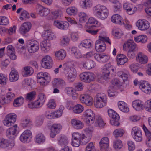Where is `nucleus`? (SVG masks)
Segmentation results:
<instances>
[{
  "label": "nucleus",
  "mask_w": 151,
  "mask_h": 151,
  "mask_svg": "<svg viewBox=\"0 0 151 151\" xmlns=\"http://www.w3.org/2000/svg\"><path fill=\"white\" fill-rule=\"evenodd\" d=\"M42 37L46 40H52L56 37L54 33L50 30H44L42 34Z\"/></svg>",
  "instance_id": "nucleus-23"
},
{
  "label": "nucleus",
  "mask_w": 151,
  "mask_h": 151,
  "mask_svg": "<svg viewBox=\"0 0 151 151\" xmlns=\"http://www.w3.org/2000/svg\"><path fill=\"white\" fill-rule=\"evenodd\" d=\"M46 98V96L45 94L42 93H40L38 95L37 100L35 101V104L36 106H39V107H41L44 104Z\"/></svg>",
  "instance_id": "nucleus-29"
},
{
  "label": "nucleus",
  "mask_w": 151,
  "mask_h": 151,
  "mask_svg": "<svg viewBox=\"0 0 151 151\" xmlns=\"http://www.w3.org/2000/svg\"><path fill=\"white\" fill-rule=\"evenodd\" d=\"M92 5V3L91 0H82L81 2V6L84 9L89 7Z\"/></svg>",
  "instance_id": "nucleus-54"
},
{
  "label": "nucleus",
  "mask_w": 151,
  "mask_h": 151,
  "mask_svg": "<svg viewBox=\"0 0 151 151\" xmlns=\"http://www.w3.org/2000/svg\"><path fill=\"white\" fill-rule=\"evenodd\" d=\"M36 95V93L35 91L29 92L25 94V99L27 101H32L35 99Z\"/></svg>",
  "instance_id": "nucleus-51"
},
{
  "label": "nucleus",
  "mask_w": 151,
  "mask_h": 151,
  "mask_svg": "<svg viewBox=\"0 0 151 151\" xmlns=\"http://www.w3.org/2000/svg\"><path fill=\"white\" fill-rule=\"evenodd\" d=\"M9 145V142L8 140L4 138L0 139V147L5 148L7 147Z\"/></svg>",
  "instance_id": "nucleus-63"
},
{
  "label": "nucleus",
  "mask_w": 151,
  "mask_h": 151,
  "mask_svg": "<svg viewBox=\"0 0 151 151\" xmlns=\"http://www.w3.org/2000/svg\"><path fill=\"white\" fill-rule=\"evenodd\" d=\"M52 84L54 86H60L65 85L66 83L65 81L60 78L55 79L53 81Z\"/></svg>",
  "instance_id": "nucleus-56"
},
{
  "label": "nucleus",
  "mask_w": 151,
  "mask_h": 151,
  "mask_svg": "<svg viewBox=\"0 0 151 151\" xmlns=\"http://www.w3.org/2000/svg\"><path fill=\"white\" fill-rule=\"evenodd\" d=\"M136 60L140 64H145L148 61L147 56L142 52H138L136 57Z\"/></svg>",
  "instance_id": "nucleus-21"
},
{
  "label": "nucleus",
  "mask_w": 151,
  "mask_h": 151,
  "mask_svg": "<svg viewBox=\"0 0 151 151\" xmlns=\"http://www.w3.org/2000/svg\"><path fill=\"white\" fill-rule=\"evenodd\" d=\"M70 41L69 38L67 36L62 37L60 42V44L62 45H66L69 44Z\"/></svg>",
  "instance_id": "nucleus-61"
},
{
  "label": "nucleus",
  "mask_w": 151,
  "mask_h": 151,
  "mask_svg": "<svg viewBox=\"0 0 151 151\" xmlns=\"http://www.w3.org/2000/svg\"><path fill=\"white\" fill-rule=\"evenodd\" d=\"M29 17V14L28 12L25 10H23L21 13L20 18V20H22L26 19Z\"/></svg>",
  "instance_id": "nucleus-62"
},
{
  "label": "nucleus",
  "mask_w": 151,
  "mask_h": 151,
  "mask_svg": "<svg viewBox=\"0 0 151 151\" xmlns=\"http://www.w3.org/2000/svg\"><path fill=\"white\" fill-rule=\"evenodd\" d=\"M71 50L76 58H79L82 57V55L77 47H72L71 49Z\"/></svg>",
  "instance_id": "nucleus-52"
},
{
  "label": "nucleus",
  "mask_w": 151,
  "mask_h": 151,
  "mask_svg": "<svg viewBox=\"0 0 151 151\" xmlns=\"http://www.w3.org/2000/svg\"><path fill=\"white\" fill-rule=\"evenodd\" d=\"M84 110V107L80 104L76 105L73 108V112L76 114H79L82 113Z\"/></svg>",
  "instance_id": "nucleus-47"
},
{
  "label": "nucleus",
  "mask_w": 151,
  "mask_h": 151,
  "mask_svg": "<svg viewBox=\"0 0 151 151\" xmlns=\"http://www.w3.org/2000/svg\"><path fill=\"white\" fill-rule=\"evenodd\" d=\"M62 126L59 124H54L51 127V132L50 136L52 138H54L61 129Z\"/></svg>",
  "instance_id": "nucleus-19"
},
{
  "label": "nucleus",
  "mask_w": 151,
  "mask_h": 151,
  "mask_svg": "<svg viewBox=\"0 0 151 151\" xmlns=\"http://www.w3.org/2000/svg\"><path fill=\"white\" fill-rule=\"evenodd\" d=\"M132 106L137 111L143 109L144 107L142 102L139 100H136L133 101Z\"/></svg>",
  "instance_id": "nucleus-34"
},
{
  "label": "nucleus",
  "mask_w": 151,
  "mask_h": 151,
  "mask_svg": "<svg viewBox=\"0 0 151 151\" xmlns=\"http://www.w3.org/2000/svg\"><path fill=\"white\" fill-rule=\"evenodd\" d=\"M78 12V10L76 7L72 6L68 7L66 9L67 14L69 15H76Z\"/></svg>",
  "instance_id": "nucleus-46"
},
{
  "label": "nucleus",
  "mask_w": 151,
  "mask_h": 151,
  "mask_svg": "<svg viewBox=\"0 0 151 151\" xmlns=\"http://www.w3.org/2000/svg\"><path fill=\"white\" fill-rule=\"evenodd\" d=\"M111 20L113 23L120 25L124 24V20L122 17L118 14L113 15L111 18Z\"/></svg>",
  "instance_id": "nucleus-30"
},
{
  "label": "nucleus",
  "mask_w": 151,
  "mask_h": 151,
  "mask_svg": "<svg viewBox=\"0 0 151 151\" xmlns=\"http://www.w3.org/2000/svg\"><path fill=\"white\" fill-rule=\"evenodd\" d=\"M71 126L75 129L80 130L82 129L84 127V123L77 118L72 119L70 121Z\"/></svg>",
  "instance_id": "nucleus-18"
},
{
  "label": "nucleus",
  "mask_w": 151,
  "mask_h": 151,
  "mask_svg": "<svg viewBox=\"0 0 151 151\" xmlns=\"http://www.w3.org/2000/svg\"><path fill=\"white\" fill-rule=\"evenodd\" d=\"M32 124V121L28 119H23L21 122L22 126L23 127H29Z\"/></svg>",
  "instance_id": "nucleus-60"
},
{
  "label": "nucleus",
  "mask_w": 151,
  "mask_h": 151,
  "mask_svg": "<svg viewBox=\"0 0 151 151\" xmlns=\"http://www.w3.org/2000/svg\"><path fill=\"white\" fill-rule=\"evenodd\" d=\"M78 132H74L73 134L72 138V145L75 147H78L81 144L80 141V135Z\"/></svg>",
  "instance_id": "nucleus-25"
},
{
  "label": "nucleus",
  "mask_w": 151,
  "mask_h": 151,
  "mask_svg": "<svg viewBox=\"0 0 151 151\" xmlns=\"http://www.w3.org/2000/svg\"><path fill=\"white\" fill-rule=\"evenodd\" d=\"M54 24L57 28L63 30L67 29L69 26V23L66 21L56 20L54 22Z\"/></svg>",
  "instance_id": "nucleus-22"
},
{
  "label": "nucleus",
  "mask_w": 151,
  "mask_h": 151,
  "mask_svg": "<svg viewBox=\"0 0 151 151\" xmlns=\"http://www.w3.org/2000/svg\"><path fill=\"white\" fill-rule=\"evenodd\" d=\"M50 12V10L48 8L40 6L39 8L38 13L41 16L45 17L47 16Z\"/></svg>",
  "instance_id": "nucleus-38"
},
{
  "label": "nucleus",
  "mask_w": 151,
  "mask_h": 151,
  "mask_svg": "<svg viewBox=\"0 0 151 151\" xmlns=\"http://www.w3.org/2000/svg\"><path fill=\"white\" fill-rule=\"evenodd\" d=\"M133 138L137 142H140L142 139V135L141 130L137 126L133 127L131 132Z\"/></svg>",
  "instance_id": "nucleus-9"
},
{
  "label": "nucleus",
  "mask_w": 151,
  "mask_h": 151,
  "mask_svg": "<svg viewBox=\"0 0 151 151\" xmlns=\"http://www.w3.org/2000/svg\"><path fill=\"white\" fill-rule=\"evenodd\" d=\"M98 21L93 17L90 18L86 23V27L87 28L88 27H94L97 26Z\"/></svg>",
  "instance_id": "nucleus-43"
},
{
  "label": "nucleus",
  "mask_w": 151,
  "mask_h": 151,
  "mask_svg": "<svg viewBox=\"0 0 151 151\" xmlns=\"http://www.w3.org/2000/svg\"><path fill=\"white\" fill-rule=\"evenodd\" d=\"M79 20L81 23H84L86 22L88 17L87 14L83 12H81L78 14Z\"/></svg>",
  "instance_id": "nucleus-53"
},
{
  "label": "nucleus",
  "mask_w": 151,
  "mask_h": 151,
  "mask_svg": "<svg viewBox=\"0 0 151 151\" xmlns=\"http://www.w3.org/2000/svg\"><path fill=\"white\" fill-rule=\"evenodd\" d=\"M80 100L82 103L85 104L87 106H91L93 104L92 98L88 95H81L80 96Z\"/></svg>",
  "instance_id": "nucleus-17"
},
{
  "label": "nucleus",
  "mask_w": 151,
  "mask_h": 151,
  "mask_svg": "<svg viewBox=\"0 0 151 151\" xmlns=\"http://www.w3.org/2000/svg\"><path fill=\"white\" fill-rule=\"evenodd\" d=\"M108 43L110 45L111 44V42L109 37L105 36H99V39L96 41L95 48L98 52H104L106 49V44L105 42Z\"/></svg>",
  "instance_id": "nucleus-2"
},
{
  "label": "nucleus",
  "mask_w": 151,
  "mask_h": 151,
  "mask_svg": "<svg viewBox=\"0 0 151 151\" xmlns=\"http://www.w3.org/2000/svg\"><path fill=\"white\" fill-rule=\"evenodd\" d=\"M108 113L109 116L112 119L110 121L111 124L114 126H119V124L118 122L119 116L118 114L111 109H109Z\"/></svg>",
  "instance_id": "nucleus-10"
},
{
  "label": "nucleus",
  "mask_w": 151,
  "mask_h": 151,
  "mask_svg": "<svg viewBox=\"0 0 151 151\" xmlns=\"http://www.w3.org/2000/svg\"><path fill=\"white\" fill-rule=\"evenodd\" d=\"M140 89L145 93L149 94L151 93V85L145 81H141L138 83Z\"/></svg>",
  "instance_id": "nucleus-15"
},
{
  "label": "nucleus",
  "mask_w": 151,
  "mask_h": 151,
  "mask_svg": "<svg viewBox=\"0 0 151 151\" xmlns=\"http://www.w3.org/2000/svg\"><path fill=\"white\" fill-rule=\"evenodd\" d=\"M124 130L122 129L119 128L115 129L113 132V135L116 138L122 137L124 133Z\"/></svg>",
  "instance_id": "nucleus-50"
},
{
  "label": "nucleus",
  "mask_w": 151,
  "mask_h": 151,
  "mask_svg": "<svg viewBox=\"0 0 151 151\" xmlns=\"http://www.w3.org/2000/svg\"><path fill=\"white\" fill-rule=\"evenodd\" d=\"M42 65L45 68H51L53 64V60L51 57L49 55H46L42 60Z\"/></svg>",
  "instance_id": "nucleus-16"
},
{
  "label": "nucleus",
  "mask_w": 151,
  "mask_h": 151,
  "mask_svg": "<svg viewBox=\"0 0 151 151\" xmlns=\"http://www.w3.org/2000/svg\"><path fill=\"white\" fill-rule=\"evenodd\" d=\"M92 42L90 40L86 39L84 40L79 45V48L84 47L87 48H90L92 45Z\"/></svg>",
  "instance_id": "nucleus-44"
},
{
  "label": "nucleus",
  "mask_w": 151,
  "mask_h": 151,
  "mask_svg": "<svg viewBox=\"0 0 151 151\" xmlns=\"http://www.w3.org/2000/svg\"><path fill=\"white\" fill-rule=\"evenodd\" d=\"M16 115L14 113H10L6 116L3 121L4 125L7 127L12 125L16 121Z\"/></svg>",
  "instance_id": "nucleus-12"
},
{
  "label": "nucleus",
  "mask_w": 151,
  "mask_h": 151,
  "mask_svg": "<svg viewBox=\"0 0 151 151\" xmlns=\"http://www.w3.org/2000/svg\"><path fill=\"white\" fill-rule=\"evenodd\" d=\"M118 76L121 77L123 81H127L128 78V75L127 74L122 71H119L117 72Z\"/></svg>",
  "instance_id": "nucleus-57"
},
{
  "label": "nucleus",
  "mask_w": 151,
  "mask_h": 151,
  "mask_svg": "<svg viewBox=\"0 0 151 151\" xmlns=\"http://www.w3.org/2000/svg\"><path fill=\"white\" fill-rule=\"evenodd\" d=\"M45 140V136L41 133H39L36 135L35 139V142L38 144H41L44 142Z\"/></svg>",
  "instance_id": "nucleus-42"
},
{
  "label": "nucleus",
  "mask_w": 151,
  "mask_h": 151,
  "mask_svg": "<svg viewBox=\"0 0 151 151\" xmlns=\"http://www.w3.org/2000/svg\"><path fill=\"white\" fill-rule=\"evenodd\" d=\"M27 47L30 53H34L39 49V44L36 40H29L27 42Z\"/></svg>",
  "instance_id": "nucleus-8"
},
{
  "label": "nucleus",
  "mask_w": 151,
  "mask_h": 151,
  "mask_svg": "<svg viewBox=\"0 0 151 151\" xmlns=\"http://www.w3.org/2000/svg\"><path fill=\"white\" fill-rule=\"evenodd\" d=\"M9 22L8 18L6 16H0V25L6 26L9 24Z\"/></svg>",
  "instance_id": "nucleus-58"
},
{
  "label": "nucleus",
  "mask_w": 151,
  "mask_h": 151,
  "mask_svg": "<svg viewBox=\"0 0 151 151\" xmlns=\"http://www.w3.org/2000/svg\"><path fill=\"white\" fill-rule=\"evenodd\" d=\"M32 137L31 131L26 130L21 134L19 137L20 140L24 143L29 142Z\"/></svg>",
  "instance_id": "nucleus-14"
},
{
  "label": "nucleus",
  "mask_w": 151,
  "mask_h": 151,
  "mask_svg": "<svg viewBox=\"0 0 151 151\" xmlns=\"http://www.w3.org/2000/svg\"><path fill=\"white\" fill-rule=\"evenodd\" d=\"M50 80L49 74L47 72L39 73L37 75V81L41 85L46 84Z\"/></svg>",
  "instance_id": "nucleus-6"
},
{
  "label": "nucleus",
  "mask_w": 151,
  "mask_h": 151,
  "mask_svg": "<svg viewBox=\"0 0 151 151\" xmlns=\"http://www.w3.org/2000/svg\"><path fill=\"white\" fill-rule=\"evenodd\" d=\"M123 6L124 9L129 14H134L137 9L136 8H133L132 4L127 2L124 3Z\"/></svg>",
  "instance_id": "nucleus-26"
},
{
  "label": "nucleus",
  "mask_w": 151,
  "mask_h": 151,
  "mask_svg": "<svg viewBox=\"0 0 151 151\" xmlns=\"http://www.w3.org/2000/svg\"><path fill=\"white\" fill-rule=\"evenodd\" d=\"M82 65L83 68L88 70L91 69L96 65L94 62L91 60L84 62L82 63Z\"/></svg>",
  "instance_id": "nucleus-40"
},
{
  "label": "nucleus",
  "mask_w": 151,
  "mask_h": 151,
  "mask_svg": "<svg viewBox=\"0 0 151 151\" xmlns=\"http://www.w3.org/2000/svg\"><path fill=\"white\" fill-rule=\"evenodd\" d=\"M79 76L81 81L88 83L94 81L96 78L95 75L90 72H83L80 74Z\"/></svg>",
  "instance_id": "nucleus-7"
},
{
  "label": "nucleus",
  "mask_w": 151,
  "mask_h": 151,
  "mask_svg": "<svg viewBox=\"0 0 151 151\" xmlns=\"http://www.w3.org/2000/svg\"><path fill=\"white\" fill-rule=\"evenodd\" d=\"M68 63H66L63 66L65 70L68 72L65 75V78L66 81L69 83H72L75 80L77 76V72L76 69L73 68H70L68 66Z\"/></svg>",
  "instance_id": "nucleus-3"
},
{
  "label": "nucleus",
  "mask_w": 151,
  "mask_h": 151,
  "mask_svg": "<svg viewBox=\"0 0 151 151\" xmlns=\"http://www.w3.org/2000/svg\"><path fill=\"white\" fill-rule=\"evenodd\" d=\"M58 145L62 146H65L67 145L68 141L66 136H63L60 137L58 139Z\"/></svg>",
  "instance_id": "nucleus-48"
},
{
  "label": "nucleus",
  "mask_w": 151,
  "mask_h": 151,
  "mask_svg": "<svg viewBox=\"0 0 151 151\" xmlns=\"http://www.w3.org/2000/svg\"><path fill=\"white\" fill-rule=\"evenodd\" d=\"M80 135V141L81 144L83 145L86 144L90 140L91 137L90 135H87L86 134L79 133Z\"/></svg>",
  "instance_id": "nucleus-35"
},
{
  "label": "nucleus",
  "mask_w": 151,
  "mask_h": 151,
  "mask_svg": "<svg viewBox=\"0 0 151 151\" xmlns=\"http://www.w3.org/2000/svg\"><path fill=\"white\" fill-rule=\"evenodd\" d=\"M93 13L98 18L102 20L105 19L109 14V11L106 7L100 4L96 5L93 8Z\"/></svg>",
  "instance_id": "nucleus-1"
},
{
  "label": "nucleus",
  "mask_w": 151,
  "mask_h": 151,
  "mask_svg": "<svg viewBox=\"0 0 151 151\" xmlns=\"http://www.w3.org/2000/svg\"><path fill=\"white\" fill-rule=\"evenodd\" d=\"M8 81L7 76L2 73H0V84L5 85Z\"/></svg>",
  "instance_id": "nucleus-59"
},
{
  "label": "nucleus",
  "mask_w": 151,
  "mask_h": 151,
  "mask_svg": "<svg viewBox=\"0 0 151 151\" xmlns=\"http://www.w3.org/2000/svg\"><path fill=\"white\" fill-rule=\"evenodd\" d=\"M31 24L29 22H27L24 23L21 26L19 31L21 34H24L28 32L31 29Z\"/></svg>",
  "instance_id": "nucleus-27"
},
{
  "label": "nucleus",
  "mask_w": 151,
  "mask_h": 151,
  "mask_svg": "<svg viewBox=\"0 0 151 151\" xmlns=\"http://www.w3.org/2000/svg\"><path fill=\"white\" fill-rule=\"evenodd\" d=\"M19 78V74L17 71L15 70H12L9 76L10 81L11 82H15L18 80Z\"/></svg>",
  "instance_id": "nucleus-33"
},
{
  "label": "nucleus",
  "mask_w": 151,
  "mask_h": 151,
  "mask_svg": "<svg viewBox=\"0 0 151 151\" xmlns=\"http://www.w3.org/2000/svg\"><path fill=\"white\" fill-rule=\"evenodd\" d=\"M136 27L140 30L145 31L148 29L150 27V24L147 21L144 19H139L136 23Z\"/></svg>",
  "instance_id": "nucleus-11"
},
{
  "label": "nucleus",
  "mask_w": 151,
  "mask_h": 151,
  "mask_svg": "<svg viewBox=\"0 0 151 151\" xmlns=\"http://www.w3.org/2000/svg\"><path fill=\"white\" fill-rule=\"evenodd\" d=\"M118 107L120 110L124 113H127L129 111L127 104L123 101H120L118 103Z\"/></svg>",
  "instance_id": "nucleus-36"
},
{
  "label": "nucleus",
  "mask_w": 151,
  "mask_h": 151,
  "mask_svg": "<svg viewBox=\"0 0 151 151\" xmlns=\"http://www.w3.org/2000/svg\"><path fill=\"white\" fill-rule=\"evenodd\" d=\"M136 45L133 40H129L123 45L124 48H127L129 50H134L136 48Z\"/></svg>",
  "instance_id": "nucleus-31"
},
{
  "label": "nucleus",
  "mask_w": 151,
  "mask_h": 151,
  "mask_svg": "<svg viewBox=\"0 0 151 151\" xmlns=\"http://www.w3.org/2000/svg\"><path fill=\"white\" fill-rule=\"evenodd\" d=\"M18 130L19 128L16 124L9 128L6 132L7 137L9 139L14 138L18 133Z\"/></svg>",
  "instance_id": "nucleus-13"
},
{
  "label": "nucleus",
  "mask_w": 151,
  "mask_h": 151,
  "mask_svg": "<svg viewBox=\"0 0 151 151\" xmlns=\"http://www.w3.org/2000/svg\"><path fill=\"white\" fill-rule=\"evenodd\" d=\"M101 72L102 78L105 80L108 79L110 74L109 64H106L103 67Z\"/></svg>",
  "instance_id": "nucleus-28"
},
{
  "label": "nucleus",
  "mask_w": 151,
  "mask_h": 151,
  "mask_svg": "<svg viewBox=\"0 0 151 151\" xmlns=\"http://www.w3.org/2000/svg\"><path fill=\"white\" fill-rule=\"evenodd\" d=\"M123 144L122 141L119 139L114 140L113 143V148L116 150H118L122 147Z\"/></svg>",
  "instance_id": "nucleus-55"
},
{
  "label": "nucleus",
  "mask_w": 151,
  "mask_h": 151,
  "mask_svg": "<svg viewBox=\"0 0 151 151\" xmlns=\"http://www.w3.org/2000/svg\"><path fill=\"white\" fill-rule=\"evenodd\" d=\"M94 57L97 61L103 63L107 62L110 58V56L108 55L99 54H94Z\"/></svg>",
  "instance_id": "nucleus-20"
},
{
  "label": "nucleus",
  "mask_w": 151,
  "mask_h": 151,
  "mask_svg": "<svg viewBox=\"0 0 151 151\" xmlns=\"http://www.w3.org/2000/svg\"><path fill=\"white\" fill-rule=\"evenodd\" d=\"M82 119L87 124L91 125L94 122L95 114L91 109H87L83 113Z\"/></svg>",
  "instance_id": "nucleus-5"
},
{
  "label": "nucleus",
  "mask_w": 151,
  "mask_h": 151,
  "mask_svg": "<svg viewBox=\"0 0 151 151\" xmlns=\"http://www.w3.org/2000/svg\"><path fill=\"white\" fill-rule=\"evenodd\" d=\"M95 106L97 108H101L106 106L107 100L106 95L102 93L97 94L95 97Z\"/></svg>",
  "instance_id": "nucleus-4"
},
{
  "label": "nucleus",
  "mask_w": 151,
  "mask_h": 151,
  "mask_svg": "<svg viewBox=\"0 0 151 151\" xmlns=\"http://www.w3.org/2000/svg\"><path fill=\"white\" fill-rule=\"evenodd\" d=\"M42 51L44 53H47L50 50L51 45L49 43L47 42L46 40L43 41L40 44Z\"/></svg>",
  "instance_id": "nucleus-32"
},
{
  "label": "nucleus",
  "mask_w": 151,
  "mask_h": 151,
  "mask_svg": "<svg viewBox=\"0 0 151 151\" xmlns=\"http://www.w3.org/2000/svg\"><path fill=\"white\" fill-rule=\"evenodd\" d=\"M24 101V99L19 97L15 99L13 103V105L15 107H18L22 105Z\"/></svg>",
  "instance_id": "nucleus-49"
},
{
  "label": "nucleus",
  "mask_w": 151,
  "mask_h": 151,
  "mask_svg": "<svg viewBox=\"0 0 151 151\" xmlns=\"http://www.w3.org/2000/svg\"><path fill=\"white\" fill-rule=\"evenodd\" d=\"M109 139L107 137L102 138L100 142L101 149L103 150L106 149L109 146Z\"/></svg>",
  "instance_id": "nucleus-39"
},
{
  "label": "nucleus",
  "mask_w": 151,
  "mask_h": 151,
  "mask_svg": "<svg viewBox=\"0 0 151 151\" xmlns=\"http://www.w3.org/2000/svg\"><path fill=\"white\" fill-rule=\"evenodd\" d=\"M55 55L57 59L61 60L65 58L66 52L64 50L60 49L55 52Z\"/></svg>",
  "instance_id": "nucleus-37"
},
{
  "label": "nucleus",
  "mask_w": 151,
  "mask_h": 151,
  "mask_svg": "<svg viewBox=\"0 0 151 151\" xmlns=\"http://www.w3.org/2000/svg\"><path fill=\"white\" fill-rule=\"evenodd\" d=\"M95 126L100 127H103L105 123L102 117L99 116H97L95 117Z\"/></svg>",
  "instance_id": "nucleus-45"
},
{
  "label": "nucleus",
  "mask_w": 151,
  "mask_h": 151,
  "mask_svg": "<svg viewBox=\"0 0 151 151\" xmlns=\"http://www.w3.org/2000/svg\"><path fill=\"white\" fill-rule=\"evenodd\" d=\"M134 40L137 42L145 43L147 42V37L145 35H141L134 37Z\"/></svg>",
  "instance_id": "nucleus-41"
},
{
  "label": "nucleus",
  "mask_w": 151,
  "mask_h": 151,
  "mask_svg": "<svg viewBox=\"0 0 151 151\" xmlns=\"http://www.w3.org/2000/svg\"><path fill=\"white\" fill-rule=\"evenodd\" d=\"M116 60L118 66L124 65L128 60L126 56L122 54H117L116 56Z\"/></svg>",
  "instance_id": "nucleus-24"
},
{
  "label": "nucleus",
  "mask_w": 151,
  "mask_h": 151,
  "mask_svg": "<svg viewBox=\"0 0 151 151\" xmlns=\"http://www.w3.org/2000/svg\"><path fill=\"white\" fill-rule=\"evenodd\" d=\"M129 68L133 73H136L138 71L139 68L137 64L136 63H132L129 65Z\"/></svg>",
  "instance_id": "nucleus-64"
}]
</instances>
